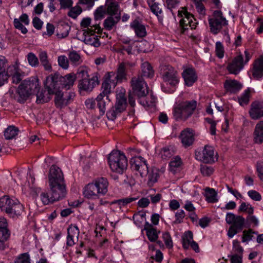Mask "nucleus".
I'll return each instance as SVG.
<instances>
[{"instance_id":"1","label":"nucleus","mask_w":263,"mask_h":263,"mask_svg":"<svg viewBox=\"0 0 263 263\" xmlns=\"http://www.w3.org/2000/svg\"><path fill=\"white\" fill-rule=\"evenodd\" d=\"M197 101L192 100L179 102L174 106L173 114L176 121H185L191 118L197 108Z\"/></svg>"},{"instance_id":"2","label":"nucleus","mask_w":263,"mask_h":263,"mask_svg":"<svg viewBox=\"0 0 263 263\" xmlns=\"http://www.w3.org/2000/svg\"><path fill=\"white\" fill-rule=\"evenodd\" d=\"M39 88L40 86L37 78L32 77L25 80L19 85L14 99L18 102L24 103L31 95L36 93Z\"/></svg>"},{"instance_id":"3","label":"nucleus","mask_w":263,"mask_h":263,"mask_svg":"<svg viewBox=\"0 0 263 263\" xmlns=\"http://www.w3.org/2000/svg\"><path fill=\"white\" fill-rule=\"evenodd\" d=\"M0 208L13 218H17L24 211V207L18 199L7 195L0 198Z\"/></svg>"},{"instance_id":"4","label":"nucleus","mask_w":263,"mask_h":263,"mask_svg":"<svg viewBox=\"0 0 263 263\" xmlns=\"http://www.w3.org/2000/svg\"><path fill=\"white\" fill-rule=\"evenodd\" d=\"M162 76L165 84L162 86L163 91L170 93L174 92L175 87L179 83L177 71L173 67L165 65L163 67Z\"/></svg>"},{"instance_id":"5","label":"nucleus","mask_w":263,"mask_h":263,"mask_svg":"<svg viewBox=\"0 0 263 263\" xmlns=\"http://www.w3.org/2000/svg\"><path fill=\"white\" fill-rule=\"evenodd\" d=\"M110 169L119 174H122L127 167V159L123 153L112 151L108 157Z\"/></svg>"},{"instance_id":"6","label":"nucleus","mask_w":263,"mask_h":263,"mask_svg":"<svg viewBox=\"0 0 263 263\" xmlns=\"http://www.w3.org/2000/svg\"><path fill=\"white\" fill-rule=\"evenodd\" d=\"M178 16L180 17L179 21L180 31L184 34L189 28L195 29L197 25L194 16L189 12L185 7H182L178 11Z\"/></svg>"},{"instance_id":"7","label":"nucleus","mask_w":263,"mask_h":263,"mask_svg":"<svg viewBox=\"0 0 263 263\" xmlns=\"http://www.w3.org/2000/svg\"><path fill=\"white\" fill-rule=\"evenodd\" d=\"M226 221L229 224H231L228 232V236L232 238L235 234L240 232L243 228L245 219L241 216H236L232 213H228Z\"/></svg>"},{"instance_id":"8","label":"nucleus","mask_w":263,"mask_h":263,"mask_svg":"<svg viewBox=\"0 0 263 263\" xmlns=\"http://www.w3.org/2000/svg\"><path fill=\"white\" fill-rule=\"evenodd\" d=\"M47 77H52L53 81L51 84L55 90L61 88H65L67 90L70 89L73 86L76 78L75 74L73 73H69L62 77L59 73H55Z\"/></svg>"},{"instance_id":"9","label":"nucleus","mask_w":263,"mask_h":263,"mask_svg":"<svg viewBox=\"0 0 263 263\" xmlns=\"http://www.w3.org/2000/svg\"><path fill=\"white\" fill-rule=\"evenodd\" d=\"M208 22L210 31L213 34H217L223 27L228 25V21L220 10L214 11L212 16L209 17Z\"/></svg>"},{"instance_id":"10","label":"nucleus","mask_w":263,"mask_h":263,"mask_svg":"<svg viewBox=\"0 0 263 263\" xmlns=\"http://www.w3.org/2000/svg\"><path fill=\"white\" fill-rule=\"evenodd\" d=\"M245 59L243 60V55L239 53L228 64L227 69L230 73L235 75L238 74L251 59L252 54L246 50L245 51Z\"/></svg>"},{"instance_id":"11","label":"nucleus","mask_w":263,"mask_h":263,"mask_svg":"<svg viewBox=\"0 0 263 263\" xmlns=\"http://www.w3.org/2000/svg\"><path fill=\"white\" fill-rule=\"evenodd\" d=\"M52 77H47L44 83L45 89L39 91V88L36 91V100L38 104H43L49 102L51 99V96L55 92V89L52 85L53 80Z\"/></svg>"},{"instance_id":"12","label":"nucleus","mask_w":263,"mask_h":263,"mask_svg":"<svg viewBox=\"0 0 263 263\" xmlns=\"http://www.w3.org/2000/svg\"><path fill=\"white\" fill-rule=\"evenodd\" d=\"M127 104V99L125 93L120 92L117 94L115 106H112L111 109L107 112L108 118L114 120L118 115L125 110Z\"/></svg>"},{"instance_id":"13","label":"nucleus","mask_w":263,"mask_h":263,"mask_svg":"<svg viewBox=\"0 0 263 263\" xmlns=\"http://www.w3.org/2000/svg\"><path fill=\"white\" fill-rule=\"evenodd\" d=\"M130 85L133 93L139 99L145 97L148 93V88L146 83L143 78L139 76L132 78Z\"/></svg>"},{"instance_id":"14","label":"nucleus","mask_w":263,"mask_h":263,"mask_svg":"<svg viewBox=\"0 0 263 263\" xmlns=\"http://www.w3.org/2000/svg\"><path fill=\"white\" fill-rule=\"evenodd\" d=\"M11 232L8 229L6 218L0 217V250H4L8 247L7 241L10 237Z\"/></svg>"},{"instance_id":"15","label":"nucleus","mask_w":263,"mask_h":263,"mask_svg":"<svg viewBox=\"0 0 263 263\" xmlns=\"http://www.w3.org/2000/svg\"><path fill=\"white\" fill-rule=\"evenodd\" d=\"M54 103L56 107L62 108L70 103L75 97L73 92L70 91L67 95H64L63 93L60 91V89L55 90Z\"/></svg>"},{"instance_id":"16","label":"nucleus","mask_w":263,"mask_h":263,"mask_svg":"<svg viewBox=\"0 0 263 263\" xmlns=\"http://www.w3.org/2000/svg\"><path fill=\"white\" fill-rule=\"evenodd\" d=\"M214 152L212 146L205 145L203 149L195 152V158L205 163H211L214 162Z\"/></svg>"},{"instance_id":"17","label":"nucleus","mask_w":263,"mask_h":263,"mask_svg":"<svg viewBox=\"0 0 263 263\" xmlns=\"http://www.w3.org/2000/svg\"><path fill=\"white\" fill-rule=\"evenodd\" d=\"M135 66V64L129 62L119 63L115 74V79L119 83L127 81V71Z\"/></svg>"},{"instance_id":"18","label":"nucleus","mask_w":263,"mask_h":263,"mask_svg":"<svg viewBox=\"0 0 263 263\" xmlns=\"http://www.w3.org/2000/svg\"><path fill=\"white\" fill-rule=\"evenodd\" d=\"M49 184H65L61 170L55 165H52L48 176Z\"/></svg>"},{"instance_id":"19","label":"nucleus","mask_w":263,"mask_h":263,"mask_svg":"<svg viewBox=\"0 0 263 263\" xmlns=\"http://www.w3.org/2000/svg\"><path fill=\"white\" fill-rule=\"evenodd\" d=\"M99 83L98 73H95L91 78H84L79 81V87L81 90L91 91L94 87Z\"/></svg>"},{"instance_id":"20","label":"nucleus","mask_w":263,"mask_h":263,"mask_svg":"<svg viewBox=\"0 0 263 263\" xmlns=\"http://www.w3.org/2000/svg\"><path fill=\"white\" fill-rule=\"evenodd\" d=\"M50 194L55 201L65 197L66 194L65 184H49Z\"/></svg>"},{"instance_id":"21","label":"nucleus","mask_w":263,"mask_h":263,"mask_svg":"<svg viewBox=\"0 0 263 263\" xmlns=\"http://www.w3.org/2000/svg\"><path fill=\"white\" fill-rule=\"evenodd\" d=\"M250 116L253 120H257L263 116V102L258 101L253 102L249 111Z\"/></svg>"},{"instance_id":"22","label":"nucleus","mask_w":263,"mask_h":263,"mask_svg":"<svg viewBox=\"0 0 263 263\" xmlns=\"http://www.w3.org/2000/svg\"><path fill=\"white\" fill-rule=\"evenodd\" d=\"M179 138L183 146L187 147L193 144L194 141V130L190 128H186L181 131Z\"/></svg>"},{"instance_id":"23","label":"nucleus","mask_w":263,"mask_h":263,"mask_svg":"<svg viewBox=\"0 0 263 263\" xmlns=\"http://www.w3.org/2000/svg\"><path fill=\"white\" fill-rule=\"evenodd\" d=\"M253 77L258 80L263 76V55H261L256 59L253 63L251 70Z\"/></svg>"},{"instance_id":"24","label":"nucleus","mask_w":263,"mask_h":263,"mask_svg":"<svg viewBox=\"0 0 263 263\" xmlns=\"http://www.w3.org/2000/svg\"><path fill=\"white\" fill-rule=\"evenodd\" d=\"M185 85L192 86L197 80V74L193 68H185L182 73Z\"/></svg>"},{"instance_id":"25","label":"nucleus","mask_w":263,"mask_h":263,"mask_svg":"<svg viewBox=\"0 0 263 263\" xmlns=\"http://www.w3.org/2000/svg\"><path fill=\"white\" fill-rule=\"evenodd\" d=\"M97 187L93 180L92 182L85 186L83 189V195L88 199H99L100 195L97 193Z\"/></svg>"},{"instance_id":"26","label":"nucleus","mask_w":263,"mask_h":263,"mask_svg":"<svg viewBox=\"0 0 263 263\" xmlns=\"http://www.w3.org/2000/svg\"><path fill=\"white\" fill-rule=\"evenodd\" d=\"M24 23L25 25H28L29 24V20L27 14L24 13L21 15L19 18H14L13 24L14 27L21 30V32L23 34H26L28 30L27 28L22 24Z\"/></svg>"},{"instance_id":"27","label":"nucleus","mask_w":263,"mask_h":263,"mask_svg":"<svg viewBox=\"0 0 263 263\" xmlns=\"http://www.w3.org/2000/svg\"><path fill=\"white\" fill-rule=\"evenodd\" d=\"M80 231L77 226H70L67 229V245L72 246L75 243V239H78Z\"/></svg>"},{"instance_id":"28","label":"nucleus","mask_w":263,"mask_h":263,"mask_svg":"<svg viewBox=\"0 0 263 263\" xmlns=\"http://www.w3.org/2000/svg\"><path fill=\"white\" fill-rule=\"evenodd\" d=\"M97 187V193L99 194L100 196H104L108 192V182L106 178L99 177L93 180Z\"/></svg>"},{"instance_id":"29","label":"nucleus","mask_w":263,"mask_h":263,"mask_svg":"<svg viewBox=\"0 0 263 263\" xmlns=\"http://www.w3.org/2000/svg\"><path fill=\"white\" fill-rule=\"evenodd\" d=\"M130 27L133 29L136 35L139 37H143L146 35V31L145 26L141 22L136 19L130 24Z\"/></svg>"},{"instance_id":"30","label":"nucleus","mask_w":263,"mask_h":263,"mask_svg":"<svg viewBox=\"0 0 263 263\" xmlns=\"http://www.w3.org/2000/svg\"><path fill=\"white\" fill-rule=\"evenodd\" d=\"M224 87L227 91L235 93L241 89L242 85L236 80H227L224 83Z\"/></svg>"},{"instance_id":"31","label":"nucleus","mask_w":263,"mask_h":263,"mask_svg":"<svg viewBox=\"0 0 263 263\" xmlns=\"http://www.w3.org/2000/svg\"><path fill=\"white\" fill-rule=\"evenodd\" d=\"M97 107H98L101 115H103L106 111V106L110 102L109 96L99 95L97 98Z\"/></svg>"},{"instance_id":"32","label":"nucleus","mask_w":263,"mask_h":263,"mask_svg":"<svg viewBox=\"0 0 263 263\" xmlns=\"http://www.w3.org/2000/svg\"><path fill=\"white\" fill-rule=\"evenodd\" d=\"M253 139L256 143L261 144L263 142V121L258 122L255 126L253 133Z\"/></svg>"},{"instance_id":"33","label":"nucleus","mask_w":263,"mask_h":263,"mask_svg":"<svg viewBox=\"0 0 263 263\" xmlns=\"http://www.w3.org/2000/svg\"><path fill=\"white\" fill-rule=\"evenodd\" d=\"M68 58L70 63L73 66H78L83 63L82 55L77 51H70L68 53Z\"/></svg>"},{"instance_id":"34","label":"nucleus","mask_w":263,"mask_h":263,"mask_svg":"<svg viewBox=\"0 0 263 263\" xmlns=\"http://www.w3.org/2000/svg\"><path fill=\"white\" fill-rule=\"evenodd\" d=\"M141 75L140 77L147 78H152L154 76V70L151 64L148 62H144L141 65Z\"/></svg>"},{"instance_id":"35","label":"nucleus","mask_w":263,"mask_h":263,"mask_svg":"<svg viewBox=\"0 0 263 263\" xmlns=\"http://www.w3.org/2000/svg\"><path fill=\"white\" fill-rule=\"evenodd\" d=\"M106 12L110 15H115L119 11V4L115 0H106Z\"/></svg>"},{"instance_id":"36","label":"nucleus","mask_w":263,"mask_h":263,"mask_svg":"<svg viewBox=\"0 0 263 263\" xmlns=\"http://www.w3.org/2000/svg\"><path fill=\"white\" fill-rule=\"evenodd\" d=\"M144 230L146 231V235L149 240L151 242L156 241L158 237V234L155 228L146 222L145 224Z\"/></svg>"},{"instance_id":"37","label":"nucleus","mask_w":263,"mask_h":263,"mask_svg":"<svg viewBox=\"0 0 263 263\" xmlns=\"http://www.w3.org/2000/svg\"><path fill=\"white\" fill-rule=\"evenodd\" d=\"M120 20V16L112 15L107 17L104 21V27L107 30H111Z\"/></svg>"},{"instance_id":"38","label":"nucleus","mask_w":263,"mask_h":263,"mask_svg":"<svg viewBox=\"0 0 263 263\" xmlns=\"http://www.w3.org/2000/svg\"><path fill=\"white\" fill-rule=\"evenodd\" d=\"M39 58L45 70L51 71L52 69V66L48 60L47 52L45 51H41L39 54Z\"/></svg>"},{"instance_id":"39","label":"nucleus","mask_w":263,"mask_h":263,"mask_svg":"<svg viewBox=\"0 0 263 263\" xmlns=\"http://www.w3.org/2000/svg\"><path fill=\"white\" fill-rule=\"evenodd\" d=\"M193 234L190 231L185 232L183 236L182 237V244L184 249L187 250L190 248V246L193 242Z\"/></svg>"},{"instance_id":"40","label":"nucleus","mask_w":263,"mask_h":263,"mask_svg":"<svg viewBox=\"0 0 263 263\" xmlns=\"http://www.w3.org/2000/svg\"><path fill=\"white\" fill-rule=\"evenodd\" d=\"M146 163V161L141 156L133 157L130 160L131 167L135 171L139 170L141 166Z\"/></svg>"},{"instance_id":"41","label":"nucleus","mask_w":263,"mask_h":263,"mask_svg":"<svg viewBox=\"0 0 263 263\" xmlns=\"http://www.w3.org/2000/svg\"><path fill=\"white\" fill-rule=\"evenodd\" d=\"M9 76L5 71V60L0 59V86L4 85Z\"/></svg>"},{"instance_id":"42","label":"nucleus","mask_w":263,"mask_h":263,"mask_svg":"<svg viewBox=\"0 0 263 263\" xmlns=\"http://www.w3.org/2000/svg\"><path fill=\"white\" fill-rule=\"evenodd\" d=\"M206 200L208 202L215 203L217 201L216 198L217 193L215 190L209 187H206L205 190Z\"/></svg>"},{"instance_id":"43","label":"nucleus","mask_w":263,"mask_h":263,"mask_svg":"<svg viewBox=\"0 0 263 263\" xmlns=\"http://www.w3.org/2000/svg\"><path fill=\"white\" fill-rule=\"evenodd\" d=\"M182 164L181 160L180 157L176 156L173 158L170 162V170L173 174H175L177 170L181 166Z\"/></svg>"},{"instance_id":"44","label":"nucleus","mask_w":263,"mask_h":263,"mask_svg":"<svg viewBox=\"0 0 263 263\" xmlns=\"http://www.w3.org/2000/svg\"><path fill=\"white\" fill-rule=\"evenodd\" d=\"M18 132V129L14 126H9L4 132V136L6 139H12L14 138Z\"/></svg>"},{"instance_id":"45","label":"nucleus","mask_w":263,"mask_h":263,"mask_svg":"<svg viewBox=\"0 0 263 263\" xmlns=\"http://www.w3.org/2000/svg\"><path fill=\"white\" fill-rule=\"evenodd\" d=\"M175 153L173 148L171 146L164 147L160 152L161 158L164 160L170 158Z\"/></svg>"},{"instance_id":"46","label":"nucleus","mask_w":263,"mask_h":263,"mask_svg":"<svg viewBox=\"0 0 263 263\" xmlns=\"http://www.w3.org/2000/svg\"><path fill=\"white\" fill-rule=\"evenodd\" d=\"M40 199L44 205H48L55 201V199L52 198V196L50 194V193H48L45 192L41 193Z\"/></svg>"},{"instance_id":"47","label":"nucleus","mask_w":263,"mask_h":263,"mask_svg":"<svg viewBox=\"0 0 263 263\" xmlns=\"http://www.w3.org/2000/svg\"><path fill=\"white\" fill-rule=\"evenodd\" d=\"M115 72L113 71L111 72H108L105 75V80L104 81H108V83L109 84H111V86L115 88L117 83L119 82L117 81V80L115 79Z\"/></svg>"},{"instance_id":"48","label":"nucleus","mask_w":263,"mask_h":263,"mask_svg":"<svg viewBox=\"0 0 263 263\" xmlns=\"http://www.w3.org/2000/svg\"><path fill=\"white\" fill-rule=\"evenodd\" d=\"M27 59L29 64L34 67H36L39 65L38 58L32 52H29L27 55Z\"/></svg>"},{"instance_id":"49","label":"nucleus","mask_w":263,"mask_h":263,"mask_svg":"<svg viewBox=\"0 0 263 263\" xmlns=\"http://www.w3.org/2000/svg\"><path fill=\"white\" fill-rule=\"evenodd\" d=\"M30 261L29 254L28 253H24L16 257L14 263H31Z\"/></svg>"},{"instance_id":"50","label":"nucleus","mask_w":263,"mask_h":263,"mask_svg":"<svg viewBox=\"0 0 263 263\" xmlns=\"http://www.w3.org/2000/svg\"><path fill=\"white\" fill-rule=\"evenodd\" d=\"M250 100V89L246 90L241 97L238 99V102L241 106L246 105Z\"/></svg>"},{"instance_id":"51","label":"nucleus","mask_w":263,"mask_h":263,"mask_svg":"<svg viewBox=\"0 0 263 263\" xmlns=\"http://www.w3.org/2000/svg\"><path fill=\"white\" fill-rule=\"evenodd\" d=\"M82 12V8L79 6L71 7L68 11L67 15L68 16L76 19Z\"/></svg>"},{"instance_id":"52","label":"nucleus","mask_w":263,"mask_h":263,"mask_svg":"<svg viewBox=\"0 0 263 263\" xmlns=\"http://www.w3.org/2000/svg\"><path fill=\"white\" fill-rule=\"evenodd\" d=\"M84 42L86 44L91 45L98 47L100 45V43L97 36L91 37L90 35L85 37Z\"/></svg>"},{"instance_id":"53","label":"nucleus","mask_w":263,"mask_h":263,"mask_svg":"<svg viewBox=\"0 0 263 263\" xmlns=\"http://www.w3.org/2000/svg\"><path fill=\"white\" fill-rule=\"evenodd\" d=\"M58 62L61 67L64 69H68L69 62L68 58H67L65 55H60L58 57Z\"/></svg>"},{"instance_id":"54","label":"nucleus","mask_w":263,"mask_h":263,"mask_svg":"<svg viewBox=\"0 0 263 263\" xmlns=\"http://www.w3.org/2000/svg\"><path fill=\"white\" fill-rule=\"evenodd\" d=\"M108 81H103L102 84V92L99 95L108 96L111 92V88L112 87L111 84H109Z\"/></svg>"},{"instance_id":"55","label":"nucleus","mask_w":263,"mask_h":263,"mask_svg":"<svg viewBox=\"0 0 263 263\" xmlns=\"http://www.w3.org/2000/svg\"><path fill=\"white\" fill-rule=\"evenodd\" d=\"M105 13L104 8L103 6L98 7L94 12V17L95 21H99L102 19Z\"/></svg>"},{"instance_id":"56","label":"nucleus","mask_w":263,"mask_h":263,"mask_svg":"<svg viewBox=\"0 0 263 263\" xmlns=\"http://www.w3.org/2000/svg\"><path fill=\"white\" fill-rule=\"evenodd\" d=\"M185 216V212L183 210H178L175 213V220L174 221V223L178 224L181 223L183 221V219L184 218Z\"/></svg>"},{"instance_id":"57","label":"nucleus","mask_w":263,"mask_h":263,"mask_svg":"<svg viewBox=\"0 0 263 263\" xmlns=\"http://www.w3.org/2000/svg\"><path fill=\"white\" fill-rule=\"evenodd\" d=\"M156 99L153 96H151L150 100L146 99L142 100L140 99L139 101V103L144 106H152L156 102Z\"/></svg>"},{"instance_id":"58","label":"nucleus","mask_w":263,"mask_h":263,"mask_svg":"<svg viewBox=\"0 0 263 263\" xmlns=\"http://www.w3.org/2000/svg\"><path fill=\"white\" fill-rule=\"evenodd\" d=\"M200 171L203 175L209 176L213 173V168L211 166H209L205 165H201Z\"/></svg>"},{"instance_id":"59","label":"nucleus","mask_w":263,"mask_h":263,"mask_svg":"<svg viewBox=\"0 0 263 263\" xmlns=\"http://www.w3.org/2000/svg\"><path fill=\"white\" fill-rule=\"evenodd\" d=\"M216 55L219 58H222L224 55V49L222 44L220 42L216 43Z\"/></svg>"},{"instance_id":"60","label":"nucleus","mask_w":263,"mask_h":263,"mask_svg":"<svg viewBox=\"0 0 263 263\" xmlns=\"http://www.w3.org/2000/svg\"><path fill=\"white\" fill-rule=\"evenodd\" d=\"M162 237L166 246L168 248H172L173 242L170 233L166 232L163 233Z\"/></svg>"},{"instance_id":"61","label":"nucleus","mask_w":263,"mask_h":263,"mask_svg":"<svg viewBox=\"0 0 263 263\" xmlns=\"http://www.w3.org/2000/svg\"><path fill=\"white\" fill-rule=\"evenodd\" d=\"M248 195L250 198L255 201H260L261 200V195L255 190H250L248 191Z\"/></svg>"},{"instance_id":"62","label":"nucleus","mask_w":263,"mask_h":263,"mask_svg":"<svg viewBox=\"0 0 263 263\" xmlns=\"http://www.w3.org/2000/svg\"><path fill=\"white\" fill-rule=\"evenodd\" d=\"M14 73L10 74L12 76V81L13 83L17 84L22 80V76L15 68H14Z\"/></svg>"},{"instance_id":"63","label":"nucleus","mask_w":263,"mask_h":263,"mask_svg":"<svg viewBox=\"0 0 263 263\" xmlns=\"http://www.w3.org/2000/svg\"><path fill=\"white\" fill-rule=\"evenodd\" d=\"M253 233H255V232H253L251 229L249 230L248 231H244L243 232L242 241L247 242L251 240L253 237Z\"/></svg>"},{"instance_id":"64","label":"nucleus","mask_w":263,"mask_h":263,"mask_svg":"<svg viewBox=\"0 0 263 263\" xmlns=\"http://www.w3.org/2000/svg\"><path fill=\"white\" fill-rule=\"evenodd\" d=\"M179 4V0H166L167 8L171 10L178 7Z\"/></svg>"}]
</instances>
